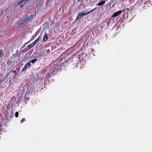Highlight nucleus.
Returning a JSON list of instances; mask_svg holds the SVG:
<instances>
[{"instance_id":"obj_1","label":"nucleus","mask_w":152,"mask_h":152,"mask_svg":"<svg viewBox=\"0 0 152 152\" xmlns=\"http://www.w3.org/2000/svg\"><path fill=\"white\" fill-rule=\"evenodd\" d=\"M32 16V15L28 17H27V16L25 19L20 20L18 22V24L23 27L24 26L23 25L24 24H26L31 20Z\"/></svg>"},{"instance_id":"obj_2","label":"nucleus","mask_w":152,"mask_h":152,"mask_svg":"<svg viewBox=\"0 0 152 152\" xmlns=\"http://www.w3.org/2000/svg\"><path fill=\"white\" fill-rule=\"evenodd\" d=\"M85 55V53L83 51L81 52V53H80L77 56V58H75V64H77L78 63V61H79L80 58H81L82 59H83V58L84 56Z\"/></svg>"},{"instance_id":"obj_3","label":"nucleus","mask_w":152,"mask_h":152,"mask_svg":"<svg viewBox=\"0 0 152 152\" xmlns=\"http://www.w3.org/2000/svg\"><path fill=\"white\" fill-rule=\"evenodd\" d=\"M125 9L121 10H120L117 12H115L112 15V18H115L118 16V15L121 13L122 12H124V11L125 10Z\"/></svg>"},{"instance_id":"obj_4","label":"nucleus","mask_w":152,"mask_h":152,"mask_svg":"<svg viewBox=\"0 0 152 152\" xmlns=\"http://www.w3.org/2000/svg\"><path fill=\"white\" fill-rule=\"evenodd\" d=\"M31 66V65L30 64V61H29L27 63L25 64L24 67L23 68L21 71V72H23L25 70H26L27 68H29Z\"/></svg>"},{"instance_id":"obj_5","label":"nucleus","mask_w":152,"mask_h":152,"mask_svg":"<svg viewBox=\"0 0 152 152\" xmlns=\"http://www.w3.org/2000/svg\"><path fill=\"white\" fill-rule=\"evenodd\" d=\"M67 64L68 63L65 61L64 62H63L61 64L59 68L63 70L64 69L65 66H67Z\"/></svg>"},{"instance_id":"obj_6","label":"nucleus","mask_w":152,"mask_h":152,"mask_svg":"<svg viewBox=\"0 0 152 152\" xmlns=\"http://www.w3.org/2000/svg\"><path fill=\"white\" fill-rule=\"evenodd\" d=\"M48 39V34L47 33H45L43 38L42 42H45L47 41Z\"/></svg>"},{"instance_id":"obj_7","label":"nucleus","mask_w":152,"mask_h":152,"mask_svg":"<svg viewBox=\"0 0 152 152\" xmlns=\"http://www.w3.org/2000/svg\"><path fill=\"white\" fill-rule=\"evenodd\" d=\"M88 14L89 13L88 12L86 13H84V12H83V11L79 13L77 15L80 17V18H82L83 16L85 15Z\"/></svg>"},{"instance_id":"obj_8","label":"nucleus","mask_w":152,"mask_h":152,"mask_svg":"<svg viewBox=\"0 0 152 152\" xmlns=\"http://www.w3.org/2000/svg\"><path fill=\"white\" fill-rule=\"evenodd\" d=\"M106 1H102L99 2L96 5L97 6H102L105 3Z\"/></svg>"},{"instance_id":"obj_9","label":"nucleus","mask_w":152,"mask_h":152,"mask_svg":"<svg viewBox=\"0 0 152 152\" xmlns=\"http://www.w3.org/2000/svg\"><path fill=\"white\" fill-rule=\"evenodd\" d=\"M10 72H13L15 74L16 73V71H15V70L10 71L9 73L5 74V75L6 77L4 78V80H5L8 77V76L9 75V73H10Z\"/></svg>"},{"instance_id":"obj_10","label":"nucleus","mask_w":152,"mask_h":152,"mask_svg":"<svg viewBox=\"0 0 152 152\" xmlns=\"http://www.w3.org/2000/svg\"><path fill=\"white\" fill-rule=\"evenodd\" d=\"M40 38V37L39 36L37 39H36L32 43L33 44V45L34 46L38 42Z\"/></svg>"},{"instance_id":"obj_11","label":"nucleus","mask_w":152,"mask_h":152,"mask_svg":"<svg viewBox=\"0 0 152 152\" xmlns=\"http://www.w3.org/2000/svg\"><path fill=\"white\" fill-rule=\"evenodd\" d=\"M29 50V48L26 46L25 48H24L23 51V53H25L28 50Z\"/></svg>"},{"instance_id":"obj_12","label":"nucleus","mask_w":152,"mask_h":152,"mask_svg":"<svg viewBox=\"0 0 152 152\" xmlns=\"http://www.w3.org/2000/svg\"><path fill=\"white\" fill-rule=\"evenodd\" d=\"M37 60V58H35L34 59L32 60H31L30 62L32 64H34L35 63Z\"/></svg>"},{"instance_id":"obj_13","label":"nucleus","mask_w":152,"mask_h":152,"mask_svg":"<svg viewBox=\"0 0 152 152\" xmlns=\"http://www.w3.org/2000/svg\"><path fill=\"white\" fill-rule=\"evenodd\" d=\"M33 44L31 43L29 45L27 46V47L29 48V50L31 49L33 46H34Z\"/></svg>"},{"instance_id":"obj_14","label":"nucleus","mask_w":152,"mask_h":152,"mask_svg":"<svg viewBox=\"0 0 152 152\" xmlns=\"http://www.w3.org/2000/svg\"><path fill=\"white\" fill-rule=\"evenodd\" d=\"M24 2V1L23 0H20L17 3V5H19L21 4L23 2Z\"/></svg>"},{"instance_id":"obj_15","label":"nucleus","mask_w":152,"mask_h":152,"mask_svg":"<svg viewBox=\"0 0 152 152\" xmlns=\"http://www.w3.org/2000/svg\"><path fill=\"white\" fill-rule=\"evenodd\" d=\"M97 7H95V8H94L93 10H91L90 11V12H88L89 14L90 13H91L92 12L94 11L95 10H96L97 9Z\"/></svg>"},{"instance_id":"obj_16","label":"nucleus","mask_w":152,"mask_h":152,"mask_svg":"<svg viewBox=\"0 0 152 152\" xmlns=\"http://www.w3.org/2000/svg\"><path fill=\"white\" fill-rule=\"evenodd\" d=\"M3 53V50L2 49H1L0 50V58L1 57V56Z\"/></svg>"},{"instance_id":"obj_17","label":"nucleus","mask_w":152,"mask_h":152,"mask_svg":"<svg viewBox=\"0 0 152 152\" xmlns=\"http://www.w3.org/2000/svg\"><path fill=\"white\" fill-rule=\"evenodd\" d=\"M80 18V17L77 15V17L76 18V19H75V21H76L78 20Z\"/></svg>"},{"instance_id":"obj_18","label":"nucleus","mask_w":152,"mask_h":152,"mask_svg":"<svg viewBox=\"0 0 152 152\" xmlns=\"http://www.w3.org/2000/svg\"><path fill=\"white\" fill-rule=\"evenodd\" d=\"M18 112H16L15 113V116L16 117H18Z\"/></svg>"},{"instance_id":"obj_19","label":"nucleus","mask_w":152,"mask_h":152,"mask_svg":"<svg viewBox=\"0 0 152 152\" xmlns=\"http://www.w3.org/2000/svg\"><path fill=\"white\" fill-rule=\"evenodd\" d=\"M25 121V119L24 118H22L20 121V122L21 123Z\"/></svg>"},{"instance_id":"obj_20","label":"nucleus","mask_w":152,"mask_h":152,"mask_svg":"<svg viewBox=\"0 0 152 152\" xmlns=\"http://www.w3.org/2000/svg\"><path fill=\"white\" fill-rule=\"evenodd\" d=\"M90 11H88L87 10H86L84 11H83V12H84V13H88V12H90Z\"/></svg>"},{"instance_id":"obj_21","label":"nucleus","mask_w":152,"mask_h":152,"mask_svg":"<svg viewBox=\"0 0 152 152\" xmlns=\"http://www.w3.org/2000/svg\"><path fill=\"white\" fill-rule=\"evenodd\" d=\"M25 100H29V97H26L25 98Z\"/></svg>"},{"instance_id":"obj_22","label":"nucleus","mask_w":152,"mask_h":152,"mask_svg":"<svg viewBox=\"0 0 152 152\" xmlns=\"http://www.w3.org/2000/svg\"><path fill=\"white\" fill-rule=\"evenodd\" d=\"M4 80H3V79L0 80V85L3 82Z\"/></svg>"},{"instance_id":"obj_23","label":"nucleus","mask_w":152,"mask_h":152,"mask_svg":"<svg viewBox=\"0 0 152 152\" xmlns=\"http://www.w3.org/2000/svg\"><path fill=\"white\" fill-rule=\"evenodd\" d=\"M20 8H22L23 7V4H21L20 5Z\"/></svg>"},{"instance_id":"obj_24","label":"nucleus","mask_w":152,"mask_h":152,"mask_svg":"<svg viewBox=\"0 0 152 152\" xmlns=\"http://www.w3.org/2000/svg\"><path fill=\"white\" fill-rule=\"evenodd\" d=\"M74 60H75L74 59H73V60H72V63H73V64H75L74 63Z\"/></svg>"},{"instance_id":"obj_25","label":"nucleus","mask_w":152,"mask_h":152,"mask_svg":"<svg viewBox=\"0 0 152 152\" xmlns=\"http://www.w3.org/2000/svg\"><path fill=\"white\" fill-rule=\"evenodd\" d=\"M30 0H23L24 2V1H28Z\"/></svg>"},{"instance_id":"obj_26","label":"nucleus","mask_w":152,"mask_h":152,"mask_svg":"<svg viewBox=\"0 0 152 152\" xmlns=\"http://www.w3.org/2000/svg\"><path fill=\"white\" fill-rule=\"evenodd\" d=\"M80 0H77V2H78L79 1H80Z\"/></svg>"},{"instance_id":"obj_27","label":"nucleus","mask_w":152,"mask_h":152,"mask_svg":"<svg viewBox=\"0 0 152 152\" xmlns=\"http://www.w3.org/2000/svg\"><path fill=\"white\" fill-rule=\"evenodd\" d=\"M1 126V124H0V127Z\"/></svg>"},{"instance_id":"obj_28","label":"nucleus","mask_w":152,"mask_h":152,"mask_svg":"<svg viewBox=\"0 0 152 152\" xmlns=\"http://www.w3.org/2000/svg\"><path fill=\"white\" fill-rule=\"evenodd\" d=\"M1 139V137H0V139Z\"/></svg>"}]
</instances>
